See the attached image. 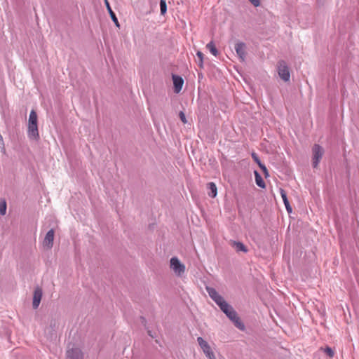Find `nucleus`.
I'll use <instances>...</instances> for the list:
<instances>
[{
    "mask_svg": "<svg viewBox=\"0 0 359 359\" xmlns=\"http://www.w3.org/2000/svg\"><path fill=\"white\" fill-rule=\"evenodd\" d=\"M179 116H180V120L182 121V122L183 123H187V118H186V116H185V114L183 112V111H180L179 113Z\"/></svg>",
    "mask_w": 359,
    "mask_h": 359,
    "instance_id": "23",
    "label": "nucleus"
},
{
    "mask_svg": "<svg viewBox=\"0 0 359 359\" xmlns=\"http://www.w3.org/2000/svg\"><path fill=\"white\" fill-rule=\"evenodd\" d=\"M207 187L209 189L208 196L211 198H215L217 194V189L215 183L209 182L207 184Z\"/></svg>",
    "mask_w": 359,
    "mask_h": 359,
    "instance_id": "15",
    "label": "nucleus"
},
{
    "mask_svg": "<svg viewBox=\"0 0 359 359\" xmlns=\"http://www.w3.org/2000/svg\"><path fill=\"white\" fill-rule=\"evenodd\" d=\"M27 134L28 137L32 140H36L39 137L37 126V115L34 110H32L29 114Z\"/></svg>",
    "mask_w": 359,
    "mask_h": 359,
    "instance_id": "2",
    "label": "nucleus"
},
{
    "mask_svg": "<svg viewBox=\"0 0 359 359\" xmlns=\"http://www.w3.org/2000/svg\"><path fill=\"white\" fill-rule=\"evenodd\" d=\"M141 320H142V323L144 325L147 331V334L149 337H151V338L153 339H155L156 337V333L155 331H152L149 327L147 326L146 325V320L144 318L142 317L141 318Z\"/></svg>",
    "mask_w": 359,
    "mask_h": 359,
    "instance_id": "17",
    "label": "nucleus"
},
{
    "mask_svg": "<svg viewBox=\"0 0 359 359\" xmlns=\"http://www.w3.org/2000/svg\"><path fill=\"white\" fill-rule=\"evenodd\" d=\"M277 71L280 78L285 82H288L290 79L289 67L284 60H280L277 64Z\"/></svg>",
    "mask_w": 359,
    "mask_h": 359,
    "instance_id": "4",
    "label": "nucleus"
},
{
    "mask_svg": "<svg viewBox=\"0 0 359 359\" xmlns=\"http://www.w3.org/2000/svg\"><path fill=\"white\" fill-rule=\"evenodd\" d=\"M149 228H150L151 229H153V224H150V225H149Z\"/></svg>",
    "mask_w": 359,
    "mask_h": 359,
    "instance_id": "30",
    "label": "nucleus"
},
{
    "mask_svg": "<svg viewBox=\"0 0 359 359\" xmlns=\"http://www.w3.org/2000/svg\"><path fill=\"white\" fill-rule=\"evenodd\" d=\"M233 246L235 248V249L237 252L241 251V252H246L248 251L246 247L241 242L234 241L233 243Z\"/></svg>",
    "mask_w": 359,
    "mask_h": 359,
    "instance_id": "18",
    "label": "nucleus"
},
{
    "mask_svg": "<svg viewBox=\"0 0 359 359\" xmlns=\"http://www.w3.org/2000/svg\"><path fill=\"white\" fill-rule=\"evenodd\" d=\"M54 240V231L53 229H50L47 233L44 238L43 244L44 246L48 247V248H52Z\"/></svg>",
    "mask_w": 359,
    "mask_h": 359,
    "instance_id": "12",
    "label": "nucleus"
},
{
    "mask_svg": "<svg viewBox=\"0 0 359 359\" xmlns=\"http://www.w3.org/2000/svg\"><path fill=\"white\" fill-rule=\"evenodd\" d=\"M170 268L178 277H182L186 270L185 265L180 262L177 257H173L170 260Z\"/></svg>",
    "mask_w": 359,
    "mask_h": 359,
    "instance_id": "3",
    "label": "nucleus"
},
{
    "mask_svg": "<svg viewBox=\"0 0 359 359\" xmlns=\"http://www.w3.org/2000/svg\"><path fill=\"white\" fill-rule=\"evenodd\" d=\"M196 55L197 57H198L199 59V62H198V65L202 67H203V54L202 52L201 51H198L196 53Z\"/></svg>",
    "mask_w": 359,
    "mask_h": 359,
    "instance_id": "22",
    "label": "nucleus"
},
{
    "mask_svg": "<svg viewBox=\"0 0 359 359\" xmlns=\"http://www.w3.org/2000/svg\"><path fill=\"white\" fill-rule=\"evenodd\" d=\"M246 45L243 42H238L235 45L236 52L241 62H244L246 56Z\"/></svg>",
    "mask_w": 359,
    "mask_h": 359,
    "instance_id": "8",
    "label": "nucleus"
},
{
    "mask_svg": "<svg viewBox=\"0 0 359 359\" xmlns=\"http://www.w3.org/2000/svg\"><path fill=\"white\" fill-rule=\"evenodd\" d=\"M104 1L105 6L107 7V11H108L112 21L114 22V23L115 24V25L117 27H119L120 25L118 22V18H116L114 12L112 11L108 0H104Z\"/></svg>",
    "mask_w": 359,
    "mask_h": 359,
    "instance_id": "13",
    "label": "nucleus"
},
{
    "mask_svg": "<svg viewBox=\"0 0 359 359\" xmlns=\"http://www.w3.org/2000/svg\"><path fill=\"white\" fill-rule=\"evenodd\" d=\"M254 6L258 7L260 6V0H248Z\"/></svg>",
    "mask_w": 359,
    "mask_h": 359,
    "instance_id": "26",
    "label": "nucleus"
},
{
    "mask_svg": "<svg viewBox=\"0 0 359 359\" xmlns=\"http://www.w3.org/2000/svg\"><path fill=\"white\" fill-rule=\"evenodd\" d=\"M325 353L330 357H332L334 355V351L330 347H326L325 348Z\"/></svg>",
    "mask_w": 359,
    "mask_h": 359,
    "instance_id": "24",
    "label": "nucleus"
},
{
    "mask_svg": "<svg viewBox=\"0 0 359 359\" xmlns=\"http://www.w3.org/2000/svg\"><path fill=\"white\" fill-rule=\"evenodd\" d=\"M313 151V167L317 168L324 154V150L319 144H314Z\"/></svg>",
    "mask_w": 359,
    "mask_h": 359,
    "instance_id": "6",
    "label": "nucleus"
},
{
    "mask_svg": "<svg viewBox=\"0 0 359 359\" xmlns=\"http://www.w3.org/2000/svg\"><path fill=\"white\" fill-rule=\"evenodd\" d=\"M6 212V203L4 200L0 201V214L4 215Z\"/></svg>",
    "mask_w": 359,
    "mask_h": 359,
    "instance_id": "21",
    "label": "nucleus"
},
{
    "mask_svg": "<svg viewBox=\"0 0 359 359\" xmlns=\"http://www.w3.org/2000/svg\"><path fill=\"white\" fill-rule=\"evenodd\" d=\"M149 109L150 110V112H151V115H152V117H153V118H154V122L155 123L154 114V111H152V107H151V104H149Z\"/></svg>",
    "mask_w": 359,
    "mask_h": 359,
    "instance_id": "29",
    "label": "nucleus"
},
{
    "mask_svg": "<svg viewBox=\"0 0 359 359\" xmlns=\"http://www.w3.org/2000/svg\"><path fill=\"white\" fill-rule=\"evenodd\" d=\"M67 359H83V353L79 348H72L67 351Z\"/></svg>",
    "mask_w": 359,
    "mask_h": 359,
    "instance_id": "9",
    "label": "nucleus"
},
{
    "mask_svg": "<svg viewBox=\"0 0 359 359\" xmlns=\"http://www.w3.org/2000/svg\"><path fill=\"white\" fill-rule=\"evenodd\" d=\"M206 291L208 292L210 298L218 305L219 306L224 302H225L224 299L216 291V290L211 287H206Z\"/></svg>",
    "mask_w": 359,
    "mask_h": 359,
    "instance_id": "7",
    "label": "nucleus"
},
{
    "mask_svg": "<svg viewBox=\"0 0 359 359\" xmlns=\"http://www.w3.org/2000/svg\"><path fill=\"white\" fill-rule=\"evenodd\" d=\"M197 341L208 359H216L211 347L206 341H205L201 337H198L197 338Z\"/></svg>",
    "mask_w": 359,
    "mask_h": 359,
    "instance_id": "5",
    "label": "nucleus"
},
{
    "mask_svg": "<svg viewBox=\"0 0 359 359\" xmlns=\"http://www.w3.org/2000/svg\"><path fill=\"white\" fill-rule=\"evenodd\" d=\"M252 158L254 159V161L259 165V163H262V162L260 161V160L259 159V158L257 157V156L256 155V154L253 153L252 154Z\"/></svg>",
    "mask_w": 359,
    "mask_h": 359,
    "instance_id": "27",
    "label": "nucleus"
},
{
    "mask_svg": "<svg viewBox=\"0 0 359 359\" xmlns=\"http://www.w3.org/2000/svg\"><path fill=\"white\" fill-rule=\"evenodd\" d=\"M172 81L174 85V92L175 93H179L182 88L184 79L180 76L173 74Z\"/></svg>",
    "mask_w": 359,
    "mask_h": 359,
    "instance_id": "10",
    "label": "nucleus"
},
{
    "mask_svg": "<svg viewBox=\"0 0 359 359\" xmlns=\"http://www.w3.org/2000/svg\"><path fill=\"white\" fill-rule=\"evenodd\" d=\"M206 48L210 50V52L215 56H217L218 55V50L216 48V46L213 41L209 42L206 45Z\"/></svg>",
    "mask_w": 359,
    "mask_h": 359,
    "instance_id": "19",
    "label": "nucleus"
},
{
    "mask_svg": "<svg viewBox=\"0 0 359 359\" xmlns=\"http://www.w3.org/2000/svg\"><path fill=\"white\" fill-rule=\"evenodd\" d=\"M42 297V290L39 287H36L34 290V295H33V302H32V306L34 309H36L41 302Z\"/></svg>",
    "mask_w": 359,
    "mask_h": 359,
    "instance_id": "11",
    "label": "nucleus"
},
{
    "mask_svg": "<svg viewBox=\"0 0 359 359\" xmlns=\"http://www.w3.org/2000/svg\"><path fill=\"white\" fill-rule=\"evenodd\" d=\"M226 316L234 323L235 326L241 330H244L245 325L241 321L236 311L226 301L218 306Z\"/></svg>",
    "mask_w": 359,
    "mask_h": 359,
    "instance_id": "1",
    "label": "nucleus"
},
{
    "mask_svg": "<svg viewBox=\"0 0 359 359\" xmlns=\"http://www.w3.org/2000/svg\"><path fill=\"white\" fill-rule=\"evenodd\" d=\"M279 191H280V194L281 195L282 199L283 201V203L285 204L287 211L289 213H291L292 211V208L291 205H290L285 191L284 189H283L282 188H280Z\"/></svg>",
    "mask_w": 359,
    "mask_h": 359,
    "instance_id": "14",
    "label": "nucleus"
},
{
    "mask_svg": "<svg viewBox=\"0 0 359 359\" xmlns=\"http://www.w3.org/2000/svg\"><path fill=\"white\" fill-rule=\"evenodd\" d=\"M259 166L262 170L264 175L266 177H267L269 175V172H268V170H267L266 167L264 164H262V163H259Z\"/></svg>",
    "mask_w": 359,
    "mask_h": 359,
    "instance_id": "25",
    "label": "nucleus"
},
{
    "mask_svg": "<svg viewBox=\"0 0 359 359\" xmlns=\"http://www.w3.org/2000/svg\"><path fill=\"white\" fill-rule=\"evenodd\" d=\"M4 143L3 137H2L1 135L0 134V148L4 149Z\"/></svg>",
    "mask_w": 359,
    "mask_h": 359,
    "instance_id": "28",
    "label": "nucleus"
},
{
    "mask_svg": "<svg viewBox=\"0 0 359 359\" xmlns=\"http://www.w3.org/2000/svg\"><path fill=\"white\" fill-rule=\"evenodd\" d=\"M160 8H161V14L165 15L167 11V4L165 0L160 1Z\"/></svg>",
    "mask_w": 359,
    "mask_h": 359,
    "instance_id": "20",
    "label": "nucleus"
},
{
    "mask_svg": "<svg viewBox=\"0 0 359 359\" xmlns=\"http://www.w3.org/2000/svg\"><path fill=\"white\" fill-rule=\"evenodd\" d=\"M254 173H255V177L256 184L260 188H262V189L265 188V187H266L265 182L263 180L260 174L257 170H255L254 172Z\"/></svg>",
    "mask_w": 359,
    "mask_h": 359,
    "instance_id": "16",
    "label": "nucleus"
}]
</instances>
